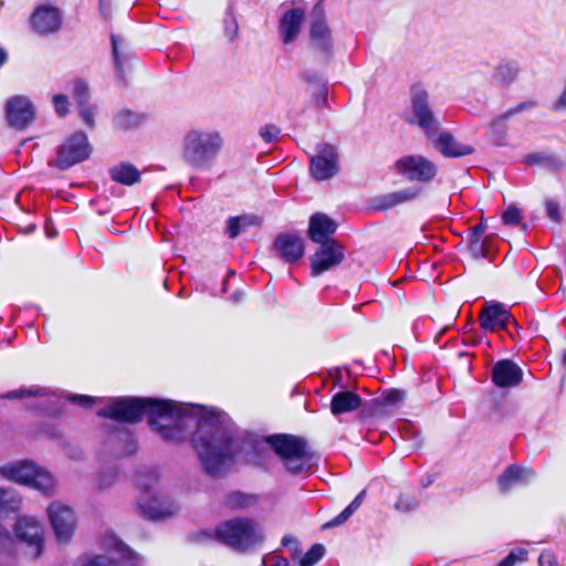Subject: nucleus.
Listing matches in <instances>:
<instances>
[{"mask_svg":"<svg viewBox=\"0 0 566 566\" xmlns=\"http://www.w3.org/2000/svg\"><path fill=\"white\" fill-rule=\"evenodd\" d=\"M97 416L119 423H137L147 416L150 428L167 443L190 437L203 471L220 478L240 452L235 424L218 408L169 399L123 397L97 410Z\"/></svg>","mask_w":566,"mask_h":566,"instance_id":"nucleus-1","label":"nucleus"},{"mask_svg":"<svg viewBox=\"0 0 566 566\" xmlns=\"http://www.w3.org/2000/svg\"><path fill=\"white\" fill-rule=\"evenodd\" d=\"M199 539H216L235 552L244 553L263 542L258 523L249 517H235L216 526L213 532L202 531Z\"/></svg>","mask_w":566,"mask_h":566,"instance_id":"nucleus-2","label":"nucleus"},{"mask_svg":"<svg viewBox=\"0 0 566 566\" xmlns=\"http://www.w3.org/2000/svg\"><path fill=\"white\" fill-rule=\"evenodd\" d=\"M223 146L221 135L216 130H190L184 139V159L191 167L210 170Z\"/></svg>","mask_w":566,"mask_h":566,"instance_id":"nucleus-3","label":"nucleus"},{"mask_svg":"<svg viewBox=\"0 0 566 566\" xmlns=\"http://www.w3.org/2000/svg\"><path fill=\"white\" fill-rule=\"evenodd\" d=\"M265 442L292 475H301L311 469L310 460L306 459L307 442L304 438L276 433L268 436Z\"/></svg>","mask_w":566,"mask_h":566,"instance_id":"nucleus-4","label":"nucleus"},{"mask_svg":"<svg viewBox=\"0 0 566 566\" xmlns=\"http://www.w3.org/2000/svg\"><path fill=\"white\" fill-rule=\"evenodd\" d=\"M0 474L7 480L27 485L46 495H51L56 485L54 476L28 460L11 462L0 467Z\"/></svg>","mask_w":566,"mask_h":566,"instance_id":"nucleus-5","label":"nucleus"},{"mask_svg":"<svg viewBox=\"0 0 566 566\" xmlns=\"http://www.w3.org/2000/svg\"><path fill=\"white\" fill-rule=\"evenodd\" d=\"M410 123L417 125L427 137L440 130L441 124L430 104V95L421 84L417 83L410 87Z\"/></svg>","mask_w":566,"mask_h":566,"instance_id":"nucleus-6","label":"nucleus"},{"mask_svg":"<svg viewBox=\"0 0 566 566\" xmlns=\"http://www.w3.org/2000/svg\"><path fill=\"white\" fill-rule=\"evenodd\" d=\"M91 154L92 146L87 135L82 130L75 132L57 148L55 166L60 170H66L88 159Z\"/></svg>","mask_w":566,"mask_h":566,"instance_id":"nucleus-7","label":"nucleus"},{"mask_svg":"<svg viewBox=\"0 0 566 566\" xmlns=\"http://www.w3.org/2000/svg\"><path fill=\"white\" fill-rule=\"evenodd\" d=\"M316 153L310 159V172L313 179L325 181L334 178L340 170L337 148L328 143L316 145Z\"/></svg>","mask_w":566,"mask_h":566,"instance_id":"nucleus-8","label":"nucleus"},{"mask_svg":"<svg viewBox=\"0 0 566 566\" xmlns=\"http://www.w3.org/2000/svg\"><path fill=\"white\" fill-rule=\"evenodd\" d=\"M398 175L409 181L430 182L437 174V165L422 155L402 156L395 163Z\"/></svg>","mask_w":566,"mask_h":566,"instance_id":"nucleus-9","label":"nucleus"},{"mask_svg":"<svg viewBox=\"0 0 566 566\" xmlns=\"http://www.w3.org/2000/svg\"><path fill=\"white\" fill-rule=\"evenodd\" d=\"M479 321L481 328L489 332L500 329L509 332L510 324H512L516 331L520 328L516 319L512 316L506 306L496 301L484 303Z\"/></svg>","mask_w":566,"mask_h":566,"instance_id":"nucleus-10","label":"nucleus"},{"mask_svg":"<svg viewBox=\"0 0 566 566\" xmlns=\"http://www.w3.org/2000/svg\"><path fill=\"white\" fill-rule=\"evenodd\" d=\"M345 259V248L335 239L319 244L316 252L311 258V270L313 276H318L324 272L339 265Z\"/></svg>","mask_w":566,"mask_h":566,"instance_id":"nucleus-11","label":"nucleus"},{"mask_svg":"<svg viewBox=\"0 0 566 566\" xmlns=\"http://www.w3.org/2000/svg\"><path fill=\"white\" fill-rule=\"evenodd\" d=\"M8 125L17 130L25 129L35 118L32 101L25 95L10 97L4 107Z\"/></svg>","mask_w":566,"mask_h":566,"instance_id":"nucleus-12","label":"nucleus"},{"mask_svg":"<svg viewBox=\"0 0 566 566\" xmlns=\"http://www.w3.org/2000/svg\"><path fill=\"white\" fill-rule=\"evenodd\" d=\"M310 48L323 62L329 61L333 55L332 30L324 15L315 17L311 22Z\"/></svg>","mask_w":566,"mask_h":566,"instance_id":"nucleus-13","label":"nucleus"},{"mask_svg":"<svg viewBox=\"0 0 566 566\" xmlns=\"http://www.w3.org/2000/svg\"><path fill=\"white\" fill-rule=\"evenodd\" d=\"M48 515L56 539L60 543H67L76 527L74 511L61 503H52L48 509Z\"/></svg>","mask_w":566,"mask_h":566,"instance_id":"nucleus-14","label":"nucleus"},{"mask_svg":"<svg viewBox=\"0 0 566 566\" xmlns=\"http://www.w3.org/2000/svg\"><path fill=\"white\" fill-rule=\"evenodd\" d=\"M13 531L20 542L34 549V558L42 555L44 531L39 520L32 516H22L15 522Z\"/></svg>","mask_w":566,"mask_h":566,"instance_id":"nucleus-15","label":"nucleus"},{"mask_svg":"<svg viewBox=\"0 0 566 566\" xmlns=\"http://www.w3.org/2000/svg\"><path fill=\"white\" fill-rule=\"evenodd\" d=\"M446 158H460L474 153V147L458 142L450 132L436 130L431 137H427Z\"/></svg>","mask_w":566,"mask_h":566,"instance_id":"nucleus-16","label":"nucleus"},{"mask_svg":"<svg viewBox=\"0 0 566 566\" xmlns=\"http://www.w3.org/2000/svg\"><path fill=\"white\" fill-rule=\"evenodd\" d=\"M62 21L61 11L48 4L38 7L31 17L32 28L43 35L57 32L62 27Z\"/></svg>","mask_w":566,"mask_h":566,"instance_id":"nucleus-17","label":"nucleus"},{"mask_svg":"<svg viewBox=\"0 0 566 566\" xmlns=\"http://www.w3.org/2000/svg\"><path fill=\"white\" fill-rule=\"evenodd\" d=\"M421 191V187L411 186L398 191L378 195L370 199V208L376 211H386L417 199Z\"/></svg>","mask_w":566,"mask_h":566,"instance_id":"nucleus-18","label":"nucleus"},{"mask_svg":"<svg viewBox=\"0 0 566 566\" xmlns=\"http://www.w3.org/2000/svg\"><path fill=\"white\" fill-rule=\"evenodd\" d=\"M523 380V370L511 359H500L492 368V381L499 388H512Z\"/></svg>","mask_w":566,"mask_h":566,"instance_id":"nucleus-19","label":"nucleus"},{"mask_svg":"<svg viewBox=\"0 0 566 566\" xmlns=\"http://www.w3.org/2000/svg\"><path fill=\"white\" fill-rule=\"evenodd\" d=\"M273 248L286 263H295L304 255V242L294 233H280L276 235Z\"/></svg>","mask_w":566,"mask_h":566,"instance_id":"nucleus-20","label":"nucleus"},{"mask_svg":"<svg viewBox=\"0 0 566 566\" xmlns=\"http://www.w3.org/2000/svg\"><path fill=\"white\" fill-rule=\"evenodd\" d=\"M138 506L143 516L150 521H158L169 517L177 511L174 501L168 496H151L145 502L139 500Z\"/></svg>","mask_w":566,"mask_h":566,"instance_id":"nucleus-21","label":"nucleus"},{"mask_svg":"<svg viewBox=\"0 0 566 566\" xmlns=\"http://www.w3.org/2000/svg\"><path fill=\"white\" fill-rule=\"evenodd\" d=\"M337 230V223L334 219L323 212H316L310 218L308 238L318 244L329 241Z\"/></svg>","mask_w":566,"mask_h":566,"instance_id":"nucleus-22","label":"nucleus"},{"mask_svg":"<svg viewBox=\"0 0 566 566\" xmlns=\"http://www.w3.org/2000/svg\"><path fill=\"white\" fill-rule=\"evenodd\" d=\"M304 10L292 8L280 20V34L284 44L293 42L300 34L304 21Z\"/></svg>","mask_w":566,"mask_h":566,"instance_id":"nucleus-23","label":"nucleus"},{"mask_svg":"<svg viewBox=\"0 0 566 566\" xmlns=\"http://www.w3.org/2000/svg\"><path fill=\"white\" fill-rule=\"evenodd\" d=\"M537 106H538L537 101L528 99V101L521 102V103L516 104L515 106L509 108L503 114L499 115L497 117H495L492 120V123L490 125L491 134L496 136V138L499 139L497 143L501 144V140L504 139L505 134H506V127H505L506 120H509L511 117H513L516 114L534 109Z\"/></svg>","mask_w":566,"mask_h":566,"instance_id":"nucleus-24","label":"nucleus"},{"mask_svg":"<svg viewBox=\"0 0 566 566\" xmlns=\"http://www.w3.org/2000/svg\"><path fill=\"white\" fill-rule=\"evenodd\" d=\"M537 106H538L537 101L528 99V101L521 102V103L516 104L515 106L509 108L503 114L499 115L497 117H495L492 120V123L490 125L491 134L496 136V138L499 139L497 143L501 144V140L504 139L505 134H506V127H505L506 120H509L511 117H513L516 114L534 109Z\"/></svg>","mask_w":566,"mask_h":566,"instance_id":"nucleus-25","label":"nucleus"},{"mask_svg":"<svg viewBox=\"0 0 566 566\" xmlns=\"http://www.w3.org/2000/svg\"><path fill=\"white\" fill-rule=\"evenodd\" d=\"M534 476L535 471L533 469L512 464L499 476L497 483L502 492H509L515 485L525 484Z\"/></svg>","mask_w":566,"mask_h":566,"instance_id":"nucleus-26","label":"nucleus"},{"mask_svg":"<svg viewBox=\"0 0 566 566\" xmlns=\"http://www.w3.org/2000/svg\"><path fill=\"white\" fill-rule=\"evenodd\" d=\"M361 398L354 391L340 390L336 392L331 400V412L334 416L352 412L359 409Z\"/></svg>","mask_w":566,"mask_h":566,"instance_id":"nucleus-27","label":"nucleus"},{"mask_svg":"<svg viewBox=\"0 0 566 566\" xmlns=\"http://www.w3.org/2000/svg\"><path fill=\"white\" fill-rule=\"evenodd\" d=\"M523 163L531 167H541L547 170H559L563 167V160L548 151H534L523 158Z\"/></svg>","mask_w":566,"mask_h":566,"instance_id":"nucleus-28","label":"nucleus"},{"mask_svg":"<svg viewBox=\"0 0 566 566\" xmlns=\"http://www.w3.org/2000/svg\"><path fill=\"white\" fill-rule=\"evenodd\" d=\"M108 172L112 180L125 186H132L140 179L139 170L130 163H119L111 167Z\"/></svg>","mask_w":566,"mask_h":566,"instance_id":"nucleus-29","label":"nucleus"},{"mask_svg":"<svg viewBox=\"0 0 566 566\" xmlns=\"http://www.w3.org/2000/svg\"><path fill=\"white\" fill-rule=\"evenodd\" d=\"M260 223V218L254 214H242L230 217L227 220L226 233L230 239H234L241 234L242 231L251 226Z\"/></svg>","mask_w":566,"mask_h":566,"instance_id":"nucleus-30","label":"nucleus"},{"mask_svg":"<svg viewBox=\"0 0 566 566\" xmlns=\"http://www.w3.org/2000/svg\"><path fill=\"white\" fill-rule=\"evenodd\" d=\"M21 503L22 500L15 490L0 488V515L7 516L11 513H18Z\"/></svg>","mask_w":566,"mask_h":566,"instance_id":"nucleus-31","label":"nucleus"},{"mask_svg":"<svg viewBox=\"0 0 566 566\" xmlns=\"http://www.w3.org/2000/svg\"><path fill=\"white\" fill-rule=\"evenodd\" d=\"M518 73L520 67L516 62H503L495 67L493 80L502 86H509L516 80Z\"/></svg>","mask_w":566,"mask_h":566,"instance_id":"nucleus-32","label":"nucleus"},{"mask_svg":"<svg viewBox=\"0 0 566 566\" xmlns=\"http://www.w3.org/2000/svg\"><path fill=\"white\" fill-rule=\"evenodd\" d=\"M144 119L142 114L130 109L118 111L113 117L114 127L122 130L137 128Z\"/></svg>","mask_w":566,"mask_h":566,"instance_id":"nucleus-33","label":"nucleus"},{"mask_svg":"<svg viewBox=\"0 0 566 566\" xmlns=\"http://www.w3.org/2000/svg\"><path fill=\"white\" fill-rule=\"evenodd\" d=\"M365 496L366 491H360L356 495V497L338 515H336L334 518H332L324 525V528H333L344 524L359 509Z\"/></svg>","mask_w":566,"mask_h":566,"instance_id":"nucleus-34","label":"nucleus"},{"mask_svg":"<svg viewBox=\"0 0 566 566\" xmlns=\"http://www.w3.org/2000/svg\"><path fill=\"white\" fill-rule=\"evenodd\" d=\"M109 545L127 562L130 566H143L144 558L127 546L120 538L112 535Z\"/></svg>","mask_w":566,"mask_h":566,"instance_id":"nucleus-35","label":"nucleus"},{"mask_svg":"<svg viewBox=\"0 0 566 566\" xmlns=\"http://www.w3.org/2000/svg\"><path fill=\"white\" fill-rule=\"evenodd\" d=\"M158 480V472L154 468H143L136 473V485L138 489L146 493L151 490Z\"/></svg>","mask_w":566,"mask_h":566,"instance_id":"nucleus-36","label":"nucleus"},{"mask_svg":"<svg viewBox=\"0 0 566 566\" xmlns=\"http://www.w3.org/2000/svg\"><path fill=\"white\" fill-rule=\"evenodd\" d=\"M403 398L405 391L399 389H389L379 396V400L386 410V413H389L396 409L398 405L403 400Z\"/></svg>","mask_w":566,"mask_h":566,"instance_id":"nucleus-37","label":"nucleus"},{"mask_svg":"<svg viewBox=\"0 0 566 566\" xmlns=\"http://www.w3.org/2000/svg\"><path fill=\"white\" fill-rule=\"evenodd\" d=\"M325 546L323 544L316 543L311 546V548L302 556L298 560L300 566H314L317 564L325 555Z\"/></svg>","mask_w":566,"mask_h":566,"instance_id":"nucleus-38","label":"nucleus"},{"mask_svg":"<svg viewBox=\"0 0 566 566\" xmlns=\"http://www.w3.org/2000/svg\"><path fill=\"white\" fill-rule=\"evenodd\" d=\"M253 497L242 492H231L226 496L224 504L233 510L245 509L253 503Z\"/></svg>","mask_w":566,"mask_h":566,"instance_id":"nucleus-39","label":"nucleus"},{"mask_svg":"<svg viewBox=\"0 0 566 566\" xmlns=\"http://www.w3.org/2000/svg\"><path fill=\"white\" fill-rule=\"evenodd\" d=\"M75 566H118V563L106 555L80 557Z\"/></svg>","mask_w":566,"mask_h":566,"instance_id":"nucleus-40","label":"nucleus"},{"mask_svg":"<svg viewBox=\"0 0 566 566\" xmlns=\"http://www.w3.org/2000/svg\"><path fill=\"white\" fill-rule=\"evenodd\" d=\"M122 43H123V39L119 35H116V34L111 35L113 61H114V65H115V69L117 71V74L119 77H123V72H124L123 71V62L125 59L119 51V46Z\"/></svg>","mask_w":566,"mask_h":566,"instance_id":"nucleus-41","label":"nucleus"},{"mask_svg":"<svg viewBox=\"0 0 566 566\" xmlns=\"http://www.w3.org/2000/svg\"><path fill=\"white\" fill-rule=\"evenodd\" d=\"M223 31L224 35L228 38L230 42L235 40L239 31V25L231 8H228L224 14Z\"/></svg>","mask_w":566,"mask_h":566,"instance_id":"nucleus-42","label":"nucleus"},{"mask_svg":"<svg viewBox=\"0 0 566 566\" xmlns=\"http://www.w3.org/2000/svg\"><path fill=\"white\" fill-rule=\"evenodd\" d=\"M73 97L76 102V106L91 103L90 87L85 81L77 80L74 83Z\"/></svg>","mask_w":566,"mask_h":566,"instance_id":"nucleus-43","label":"nucleus"},{"mask_svg":"<svg viewBox=\"0 0 566 566\" xmlns=\"http://www.w3.org/2000/svg\"><path fill=\"white\" fill-rule=\"evenodd\" d=\"M77 112L85 126L91 129L95 128V114L97 112L96 105L92 103L80 105L77 106Z\"/></svg>","mask_w":566,"mask_h":566,"instance_id":"nucleus-44","label":"nucleus"},{"mask_svg":"<svg viewBox=\"0 0 566 566\" xmlns=\"http://www.w3.org/2000/svg\"><path fill=\"white\" fill-rule=\"evenodd\" d=\"M469 251L474 259L486 258L489 252L488 239L470 238Z\"/></svg>","mask_w":566,"mask_h":566,"instance_id":"nucleus-45","label":"nucleus"},{"mask_svg":"<svg viewBox=\"0 0 566 566\" xmlns=\"http://www.w3.org/2000/svg\"><path fill=\"white\" fill-rule=\"evenodd\" d=\"M360 408H361V416L365 418L387 415L386 410L381 406L379 397L370 399V400L366 401L365 403L361 402Z\"/></svg>","mask_w":566,"mask_h":566,"instance_id":"nucleus-46","label":"nucleus"},{"mask_svg":"<svg viewBox=\"0 0 566 566\" xmlns=\"http://www.w3.org/2000/svg\"><path fill=\"white\" fill-rule=\"evenodd\" d=\"M528 552L525 548L516 547L513 548L509 555L503 558L497 566H515L517 562H526Z\"/></svg>","mask_w":566,"mask_h":566,"instance_id":"nucleus-47","label":"nucleus"},{"mask_svg":"<svg viewBox=\"0 0 566 566\" xmlns=\"http://www.w3.org/2000/svg\"><path fill=\"white\" fill-rule=\"evenodd\" d=\"M419 506V502L416 496L408 494H400L395 509L399 512L407 513L416 510Z\"/></svg>","mask_w":566,"mask_h":566,"instance_id":"nucleus-48","label":"nucleus"},{"mask_svg":"<svg viewBox=\"0 0 566 566\" xmlns=\"http://www.w3.org/2000/svg\"><path fill=\"white\" fill-rule=\"evenodd\" d=\"M44 395H46V391L44 390V388H30V389H19V390L8 391L7 394L2 395L1 398L15 399V398L44 396Z\"/></svg>","mask_w":566,"mask_h":566,"instance_id":"nucleus-49","label":"nucleus"},{"mask_svg":"<svg viewBox=\"0 0 566 566\" xmlns=\"http://www.w3.org/2000/svg\"><path fill=\"white\" fill-rule=\"evenodd\" d=\"M522 212L518 208L511 206L502 213V221L506 226L520 224Z\"/></svg>","mask_w":566,"mask_h":566,"instance_id":"nucleus-50","label":"nucleus"},{"mask_svg":"<svg viewBox=\"0 0 566 566\" xmlns=\"http://www.w3.org/2000/svg\"><path fill=\"white\" fill-rule=\"evenodd\" d=\"M57 116L64 117L69 114V97L64 94H56L52 99Z\"/></svg>","mask_w":566,"mask_h":566,"instance_id":"nucleus-51","label":"nucleus"},{"mask_svg":"<svg viewBox=\"0 0 566 566\" xmlns=\"http://www.w3.org/2000/svg\"><path fill=\"white\" fill-rule=\"evenodd\" d=\"M117 434L126 442L125 450H123L122 453L125 455L134 454L137 451V442L133 438L132 433L126 429H118Z\"/></svg>","mask_w":566,"mask_h":566,"instance_id":"nucleus-52","label":"nucleus"},{"mask_svg":"<svg viewBox=\"0 0 566 566\" xmlns=\"http://www.w3.org/2000/svg\"><path fill=\"white\" fill-rule=\"evenodd\" d=\"M281 545L291 552L292 559H296L300 556V543L298 539L293 535H284L281 541Z\"/></svg>","mask_w":566,"mask_h":566,"instance_id":"nucleus-53","label":"nucleus"},{"mask_svg":"<svg viewBox=\"0 0 566 566\" xmlns=\"http://www.w3.org/2000/svg\"><path fill=\"white\" fill-rule=\"evenodd\" d=\"M66 399L70 402L77 405L85 409L92 408L96 401L95 397L87 396V395H78V394L69 395Z\"/></svg>","mask_w":566,"mask_h":566,"instance_id":"nucleus-54","label":"nucleus"},{"mask_svg":"<svg viewBox=\"0 0 566 566\" xmlns=\"http://www.w3.org/2000/svg\"><path fill=\"white\" fill-rule=\"evenodd\" d=\"M546 213H547V217L552 221L557 222V223H559L562 221V213H560L559 205L555 200H552V199L546 200Z\"/></svg>","mask_w":566,"mask_h":566,"instance_id":"nucleus-55","label":"nucleus"},{"mask_svg":"<svg viewBox=\"0 0 566 566\" xmlns=\"http://www.w3.org/2000/svg\"><path fill=\"white\" fill-rule=\"evenodd\" d=\"M280 128L276 127L275 125H265L264 127H262L260 129V136L262 137V139L270 144L272 142H274L277 137V135L280 134Z\"/></svg>","mask_w":566,"mask_h":566,"instance_id":"nucleus-56","label":"nucleus"},{"mask_svg":"<svg viewBox=\"0 0 566 566\" xmlns=\"http://www.w3.org/2000/svg\"><path fill=\"white\" fill-rule=\"evenodd\" d=\"M261 566H289V560L275 554L265 555Z\"/></svg>","mask_w":566,"mask_h":566,"instance_id":"nucleus-57","label":"nucleus"},{"mask_svg":"<svg viewBox=\"0 0 566 566\" xmlns=\"http://www.w3.org/2000/svg\"><path fill=\"white\" fill-rule=\"evenodd\" d=\"M303 77L308 84L313 85L314 87L327 83V80L322 74L315 72L305 71L303 73Z\"/></svg>","mask_w":566,"mask_h":566,"instance_id":"nucleus-58","label":"nucleus"},{"mask_svg":"<svg viewBox=\"0 0 566 566\" xmlns=\"http://www.w3.org/2000/svg\"><path fill=\"white\" fill-rule=\"evenodd\" d=\"M242 446L250 448L252 451L258 452L260 448L259 438L252 433H244L241 437Z\"/></svg>","mask_w":566,"mask_h":566,"instance_id":"nucleus-59","label":"nucleus"},{"mask_svg":"<svg viewBox=\"0 0 566 566\" xmlns=\"http://www.w3.org/2000/svg\"><path fill=\"white\" fill-rule=\"evenodd\" d=\"M539 566H558L555 554L551 551H544L538 558Z\"/></svg>","mask_w":566,"mask_h":566,"instance_id":"nucleus-60","label":"nucleus"},{"mask_svg":"<svg viewBox=\"0 0 566 566\" xmlns=\"http://www.w3.org/2000/svg\"><path fill=\"white\" fill-rule=\"evenodd\" d=\"M118 473L115 469H109L102 472L101 483L103 486L109 485L116 478Z\"/></svg>","mask_w":566,"mask_h":566,"instance_id":"nucleus-61","label":"nucleus"},{"mask_svg":"<svg viewBox=\"0 0 566 566\" xmlns=\"http://www.w3.org/2000/svg\"><path fill=\"white\" fill-rule=\"evenodd\" d=\"M316 101L319 105H323L327 99V83H324L315 87Z\"/></svg>","mask_w":566,"mask_h":566,"instance_id":"nucleus-62","label":"nucleus"},{"mask_svg":"<svg viewBox=\"0 0 566 566\" xmlns=\"http://www.w3.org/2000/svg\"><path fill=\"white\" fill-rule=\"evenodd\" d=\"M486 226L483 220L470 229V238H482L485 232Z\"/></svg>","mask_w":566,"mask_h":566,"instance_id":"nucleus-63","label":"nucleus"},{"mask_svg":"<svg viewBox=\"0 0 566 566\" xmlns=\"http://www.w3.org/2000/svg\"><path fill=\"white\" fill-rule=\"evenodd\" d=\"M434 479L432 475H426L421 479L420 484L423 489L429 488L433 483Z\"/></svg>","mask_w":566,"mask_h":566,"instance_id":"nucleus-64","label":"nucleus"}]
</instances>
